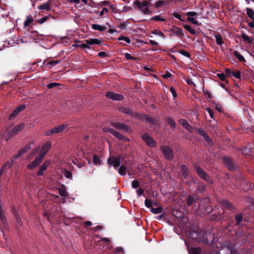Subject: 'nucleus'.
<instances>
[{"instance_id": "680f3d73", "label": "nucleus", "mask_w": 254, "mask_h": 254, "mask_svg": "<svg viewBox=\"0 0 254 254\" xmlns=\"http://www.w3.org/2000/svg\"><path fill=\"white\" fill-rule=\"evenodd\" d=\"M2 223L3 228L6 230H8L9 229V226L7 223L6 219H4L3 220H2L0 221Z\"/></svg>"}, {"instance_id": "09e8293b", "label": "nucleus", "mask_w": 254, "mask_h": 254, "mask_svg": "<svg viewBox=\"0 0 254 254\" xmlns=\"http://www.w3.org/2000/svg\"><path fill=\"white\" fill-rule=\"evenodd\" d=\"M51 17V16L50 15H49V16H44L40 19L37 20V22L38 23H39V24H42L44 23L45 22H46Z\"/></svg>"}, {"instance_id": "c9c22d12", "label": "nucleus", "mask_w": 254, "mask_h": 254, "mask_svg": "<svg viewBox=\"0 0 254 254\" xmlns=\"http://www.w3.org/2000/svg\"><path fill=\"white\" fill-rule=\"evenodd\" d=\"M163 211V209L162 207H158L157 208H151V212L155 214L162 213Z\"/></svg>"}, {"instance_id": "423d86ee", "label": "nucleus", "mask_w": 254, "mask_h": 254, "mask_svg": "<svg viewBox=\"0 0 254 254\" xmlns=\"http://www.w3.org/2000/svg\"><path fill=\"white\" fill-rule=\"evenodd\" d=\"M122 159V156L118 155L117 156L110 157L107 160V163L110 165L113 166L115 169H116L120 166Z\"/></svg>"}, {"instance_id": "3c124183", "label": "nucleus", "mask_w": 254, "mask_h": 254, "mask_svg": "<svg viewBox=\"0 0 254 254\" xmlns=\"http://www.w3.org/2000/svg\"><path fill=\"white\" fill-rule=\"evenodd\" d=\"M19 114V113L17 111L16 109H15L9 115V117H8L9 120H10L12 119L13 118H14L16 116H17Z\"/></svg>"}, {"instance_id": "6e6d98bb", "label": "nucleus", "mask_w": 254, "mask_h": 254, "mask_svg": "<svg viewBox=\"0 0 254 254\" xmlns=\"http://www.w3.org/2000/svg\"><path fill=\"white\" fill-rule=\"evenodd\" d=\"M144 204L146 207H147V208L152 207V201L151 199L146 198L145 200Z\"/></svg>"}, {"instance_id": "4c0bfd02", "label": "nucleus", "mask_w": 254, "mask_h": 254, "mask_svg": "<svg viewBox=\"0 0 254 254\" xmlns=\"http://www.w3.org/2000/svg\"><path fill=\"white\" fill-rule=\"evenodd\" d=\"M247 14L251 19L254 18V10L251 8H246Z\"/></svg>"}, {"instance_id": "6ab92c4d", "label": "nucleus", "mask_w": 254, "mask_h": 254, "mask_svg": "<svg viewBox=\"0 0 254 254\" xmlns=\"http://www.w3.org/2000/svg\"><path fill=\"white\" fill-rule=\"evenodd\" d=\"M165 122L170 126L172 130H175L177 124L175 121L171 117H166L165 118Z\"/></svg>"}, {"instance_id": "58836bf2", "label": "nucleus", "mask_w": 254, "mask_h": 254, "mask_svg": "<svg viewBox=\"0 0 254 254\" xmlns=\"http://www.w3.org/2000/svg\"><path fill=\"white\" fill-rule=\"evenodd\" d=\"M30 147L29 145H26L21 149H20L18 152V156H22L23 154L26 153L29 149Z\"/></svg>"}, {"instance_id": "412c9836", "label": "nucleus", "mask_w": 254, "mask_h": 254, "mask_svg": "<svg viewBox=\"0 0 254 254\" xmlns=\"http://www.w3.org/2000/svg\"><path fill=\"white\" fill-rule=\"evenodd\" d=\"M50 162L48 160L46 161L40 167L39 171L37 172L38 176H42L44 171H46L47 169L48 165L50 164Z\"/></svg>"}, {"instance_id": "a878e982", "label": "nucleus", "mask_w": 254, "mask_h": 254, "mask_svg": "<svg viewBox=\"0 0 254 254\" xmlns=\"http://www.w3.org/2000/svg\"><path fill=\"white\" fill-rule=\"evenodd\" d=\"M206 189V185L204 183L199 184L196 187V191L197 193H202L205 191Z\"/></svg>"}, {"instance_id": "2f4dec72", "label": "nucleus", "mask_w": 254, "mask_h": 254, "mask_svg": "<svg viewBox=\"0 0 254 254\" xmlns=\"http://www.w3.org/2000/svg\"><path fill=\"white\" fill-rule=\"evenodd\" d=\"M33 21L34 19L31 15L27 16L26 19L24 22V27L25 28L28 27Z\"/></svg>"}, {"instance_id": "393cba45", "label": "nucleus", "mask_w": 254, "mask_h": 254, "mask_svg": "<svg viewBox=\"0 0 254 254\" xmlns=\"http://www.w3.org/2000/svg\"><path fill=\"white\" fill-rule=\"evenodd\" d=\"M235 219L236 220L235 225L237 226H240L242 225V223L243 221V217L242 213H238L235 216Z\"/></svg>"}, {"instance_id": "338daca9", "label": "nucleus", "mask_w": 254, "mask_h": 254, "mask_svg": "<svg viewBox=\"0 0 254 254\" xmlns=\"http://www.w3.org/2000/svg\"><path fill=\"white\" fill-rule=\"evenodd\" d=\"M203 92L205 95L207 96L208 99H211L212 98V96L210 93V92L208 90H203Z\"/></svg>"}, {"instance_id": "4d7b16f0", "label": "nucleus", "mask_w": 254, "mask_h": 254, "mask_svg": "<svg viewBox=\"0 0 254 254\" xmlns=\"http://www.w3.org/2000/svg\"><path fill=\"white\" fill-rule=\"evenodd\" d=\"M118 41H125L127 43H128V44L130 43V40L128 37H126V36H120V37H119L118 38Z\"/></svg>"}, {"instance_id": "49530a36", "label": "nucleus", "mask_w": 254, "mask_h": 254, "mask_svg": "<svg viewBox=\"0 0 254 254\" xmlns=\"http://www.w3.org/2000/svg\"><path fill=\"white\" fill-rule=\"evenodd\" d=\"M63 174L65 178L72 179V174L70 171L65 169Z\"/></svg>"}, {"instance_id": "a19ab883", "label": "nucleus", "mask_w": 254, "mask_h": 254, "mask_svg": "<svg viewBox=\"0 0 254 254\" xmlns=\"http://www.w3.org/2000/svg\"><path fill=\"white\" fill-rule=\"evenodd\" d=\"M59 193L62 196H66L67 195V193L65 190V188L64 186L62 187V188H59L58 189Z\"/></svg>"}, {"instance_id": "c03bdc74", "label": "nucleus", "mask_w": 254, "mask_h": 254, "mask_svg": "<svg viewBox=\"0 0 254 254\" xmlns=\"http://www.w3.org/2000/svg\"><path fill=\"white\" fill-rule=\"evenodd\" d=\"M125 57L127 60H130L134 61H136L138 60V58L133 57L130 54L127 53L125 54Z\"/></svg>"}, {"instance_id": "ddd939ff", "label": "nucleus", "mask_w": 254, "mask_h": 254, "mask_svg": "<svg viewBox=\"0 0 254 254\" xmlns=\"http://www.w3.org/2000/svg\"><path fill=\"white\" fill-rule=\"evenodd\" d=\"M44 156L40 154V155L37 156L34 160L27 165V168L30 170L33 169L34 168L38 166L42 162V160Z\"/></svg>"}, {"instance_id": "cd10ccee", "label": "nucleus", "mask_w": 254, "mask_h": 254, "mask_svg": "<svg viewBox=\"0 0 254 254\" xmlns=\"http://www.w3.org/2000/svg\"><path fill=\"white\" fill-rule=\"evenodd\" d=\"M92 28L95 30H98L100 32L105 31L107 28L105 26H101L99 24H93L91 25Z\"/></svg>"}, {"instance_id": "0eeeda50", "label": "nucleus", "mask_w": 254, "mask_h": 254, "mask_svg": "<svg viewBox=\"0 0 254 254\" xmlns=\"http://www.w3.org/2000/svg\"><path fill=\"white\" fill-rule=\"evenodd\" d=\"M67 125H61L58 126L46 131L45 135L47 136H50L53 134L62 132L65 129L67 128Z\"/></svg>"}, {"instance_id": "a211bd4d", "label": "nucleus", "mask_w": 254, "mask_h": 254, "mask_svg": "<svg viewBox=\"0 0 254 254\" xmlns=\"http://www.w3.org/2000/svg\"><path fill=\"white\" fill-rule=\"evenodd\" d=\"M62 62V60H56V61H48L47 60H45L43 62V66H50V68H51L52 66H54L56 65L61 64Z\"/></svg>"}, {"instance_id": "473e14b6", "label": "nucleus", "mask_w": 254, "mask_h": 254, "mask_svg": "<svg viewBox=\"0 0 254 254\" xmlns=\"http://www.w3.org/2000/svg\"><path fill=\"white\" fill-rule=\"evenodd\" d=\"M234 55L235 56V57L240 61L241 62L245 63L246 62V60L244 58V57L241 55L237 51H235L233 52Z\"/></svg>"}, {"instance_id": "9b49d317", "label": "nucleus", "mask_w": 254, "mask_h": 254, "mask_svg": "<svg viewBox=\"0 0 254 254\" xmlns=\"http://www.w3.org/2000/svg\"><path fill=\"white\" fill-rule=\"evenodd\" d=\"M105 96L110 99H112L114 101H122L124 98L121 94L115 93L112 91H108L105 94Z\"/></svg>"}, {"instance_id": "79ce46f5", "label": "nucleus", "mask_w": 254, "mask_h": 254, "mask_svg": "<svg viewBox=\"0 0 254 254\" xmlns=\"http://www.w3.org/2000/svg\"><path fill=\"white\" fill-rule=\"evenodd\" d=\"M183 27L186 30L189 31L190 34H191L192 35H195L196 34L195 31L194 30L192 29L191 28L190 26L187 25V24H185L183 25Z\"/></svg>"}, {"instance_id": "5fc2aeb1", "label": "nucleus", "mask_w": 254, "mask_h": 254, "mask_svg": "<svg viewBox=\"0 0 254 254\" xmlns=\"http://www.w3.org/2000/svg\"><path fill=\"white\" fill-rule=\"evenodd\" d=\"M179 53L187 58H190V54L185 50H180Z\"/></svg>"}, {"instance_id": "052dcab7", "label": "nucleus", "mask_w": 254, "mask_h": 254, "mask_svg": "<svg viewBox=\"0 0 254 254\" xmlns=\"http://www.w3.org/2000/svg\"><path fill=\"white\" fill-rule=\"evenodd\" d=\"M187 20L190 21V22H191L193 24L197 25H199L198 21L196 20H195V19L193 17H187Z\"/></svg>"}, {"instance_id": "2eb2a0df", "label": "nucleus", "mask_w": 254, "mask_h": 254, "mask_svg": "<svg viewBox=\"0 0 254 254\" xmlns=\"http://www.w3.org/2000/svg\"><path fill=\"white\" fill-rule=\"evenodd\" d=\"M119 112L124 114L128 115L131 116L132 117L135 118L134 115L135 114H139L138 113H133V110L131 108L129 107H126L124 106L120 107L118 108Z\"/></svg>"}, {"instance_id": "72a5a7b5", "label": "nucleus", "mask_w": 254, "mask_h": 254, "mask_svg": "<svg viewBox=\"0 0 254 254\" xmlns=\"http://www.w3.org/2000/svg\"><path fill=\"white\" fill-rule=\"evenodd\" d=\"M38 8L40 10H46L49 11L51 9L50 4L49 2L44 3L39 5Z\"/></svg>"}, {"instance_id": "c756f323", "label": "nucleus", "mask_w": 254, "mask_h": 254, "mask_svg": "<svg viewBox=\"0 0 254 254\" xmlns=\"http://www.w3.org/2000/svg\"><path fill=\"white\" fill-rule=\"evenodd\" d=\"M216 44L219 46H222L224 44V41L220 34L218 33L215 35Z\"/></svg>"}, {"instance_id": "0e129e2a", "label": "nucleus", "mask_w": 254, "mask_h": 254, "mask_svg": "<svg viewBox=\"0 0 254 254\" xmlns=\"http://www.w3.org/2000/svg\"><path fill=\"white\" fill-rule=\"evenodd\" d=\"M164 1L162 0H160L157 1L155 3V6L156 8H159L161 6H162L164 4Z\"/></svg>"}, {"instance_id": "6e6552de", "label": "nucleus", "mask_w": 254, "mask_h": 254, "mask_svg": "<svg viewBox=\"0 0 254 254\" xmlns=\"http://www.w3.org/2000/svg\"><path fill=\"white\" fill-rule=\"evenodd\" d=\"M141 137L149 147L151 148L156 147V142L148 133H144Z\"/></svg>"}, {"instance_id": "b1692460", "label": "nucleus", "mask_w": 254, "mask_h": 254, "mask_svg": "<svg viewBox=\"0 0 254 254\" xmlns=\"http://www.w3.org/2000/svg\"><path fill=\"white\" fill-rule=\"evenodd\" d=\"M86 42L90 45H101L102 43V41L98 39H94V38H92V39H89L88 40H86Z\"/></svg>"}, {"instance_id": "1a4fd4ad", "label": "nucleus", "mask_w": 254, "mask_h": 254, "mask_svg": "<svg viewBox=\"0 0 254 254\" xmlns=\"http://www.w3.org/2000/svg\"><path fill=\"white\" fill-rule=\"evenodd\" d=\"M219 202L225 209L229 210L231 212H234L235 211V207L229 200L221 198L219 200Z\"/></svg>"}, {"instance_id": "9d476101", "label": "nucleus", "mask_w": 254, "mask_h": 254, "mask_svg": "<svg viewBox=\"0 0 254 254\" xmlns=\"http://www.w3.org/2000/svg\"><path fill=\"white\" fill-rule=\"evenodd\" d=\"M111 125L117 129L122 130L127 132H129L131 131L130 127L124 123L112 122Z\"/></svg>"}, {"instance_id": "7ed1b4c3", "label": "nucleus", "mask_w": 254, "mask_h": 254, "mask_svg": "<svg viewBox=\"0 0 254 254\" xmlns=\"http://www.w3.org/2000/svg\"><path fill=\"white\" fill-rule=\"evenodd\" d=\"M135 118L140 120L142 121H145L147 123L152 124L153 125H157V123L156 120L152 117H150L146 114H135L134 115Z\"/></svg>"}, {"instance_id": "864d4df0", "label": "nucleus", "mask_w": 254, "mask_h": 254, "mask_svg": "<svg viewBox=\"0 0 254 254\" xmlns=\"http://www.w3.org/2000/svg\"><path fill=\"white\" fill-rule=\"evenodd\" d=\"M140 183L137 180H133L131 183V187L133 189H137L139 187Z\"/></svg>"}, {"instance_id": "13d9d810", "label": "nucleus", "mask_w": 254, "mask_h": 254, "mask_svg": "<svg viewBox=\"0 0 254 254\" xmlns=\"http://www.w3.org/2000/svg\"><path fill=\"white\" fill-rule=\"evenodd\" d=\"M233 71L228 68L225 69V75L229 77H232Z\"/></svg>"}, {"instance_id": "69168bd1", "label": "nucleus", "mask_w": 254, "mask_h": 254, "mask_svg": "<svg viewBox=\"0 0 254 254\" xmlns=\"http://www.w3.org/2000/svg\"><path fill=\"white\" fill-rule=\"evenodd\" d=\"M217 219H221V216H220L219 217V215H217V214H211L210 215V219L211 220H215Z\"/></svg>"}, {"instance_id": "4468645a", "label": "nucleus", "mask_w": 254, "mask_h": 254, "mask_svg": "<svg viewBox=\"0 0 254 254\" xmlns=\"http://www.w3.org/2000/svg\"><path fill=\"white\" fill-rule=\"evenodd\" d=\"M169 31L172 33L173 36H176L181 38L184 36L182 29L176 26H173L170 28Z\"/></svg>"}, {"instance_id": "f03ea898", "label": "nucleus", "mask_w": 254, "mask_h": 254, "mask_svg": "<svg viewBox=\"0 0 254 254\" xmlns=\"http://www.w3.org/2000/svg\"><path fill=\"white\" fill-rule=\"evenodd\" d=\"M25 124L23 123L15 126L12 130H9L6 135V140L8 141L11 137L16 135L18 132L21 131L24 127Z\"/></svg>"}, {"instance_id": "8fccbe9b", "label": "nucleus", "mask_w": 254, "mask_h": 254, "mask_svg": "<svg viewBox=\"0 0 254 254\" xmlns=\"http://www.w3.org/2000/svg\"><path fill=\"white\" fill-rule=\"evenodd\" d=\"M151 20L158 21H165L166 19L164 18H162L160 15H155L151 18Z\"/></svg>"}, {"instance_id": "4be33fe9", "label": "nucleus", "mask_w": 254, "mask_h": 254, "mask_svg": "<svg viewBox=\"0 0 254 254\" xmlns=\"http://www.w3.org/2000/svg\"><path fill=\"white\" fill-rule=\"evenodd\" d=\"M181 170L184 179H187L189 178L190 172L189 170L186 165L183 164L181 166Z\"/></svg>"}, {"instance_id": "dca6fc26", "label": "nucleus", "mask_w": 254, "mask_h": 254, "mask_svg": "<svg viewBox=\"0 0 254 254\" xmlns=\"http://www.w3.org/2000/svg\"><path fill=\"white\" fill-rule=\"evenodd\" d=\"M179 124L182 125L186 130L190 133L193 132V127L190 126L186 119H180L178 121Z\"/></svg>"}, {"instance_id": "e2e57ef3", "label": "nucleus", "mask_w": 254, "mask_h": 254, "mask_svg": "<svg viewBox=\"0 0 254 254\" xmlns=\"http://www.w3.org/2000/svg\"><path fill=\"white\" fill-rule=\"evenodd\" d=\"M170 91L172 94L174 98H175L177 97L178 95H177L176 90L173 87H170Z\"/></svg>"}, {"instance_id": "ea45409f", "label": "nucleus", "mask_w": 254, "mask_h": 254, "mask_svg": "<svg viewBox=\"0 0 254 254\" xmlns=\"http://www.w3.org/2000/svg\"><path fill=\"white\" fill-rule=\"evenodd\" d=\"M152 33L154 34V35H158V36H160V37H161L162 38H163V39H165V37H166V36L164 34V33H163L161 30H154L152 31Z\"/></svg>"}, {"instance_id": "aec40b11", "label": "nucleus", "mask_w": 254, "mask_h": 254, "mask_svg": "<svg viewBox=\"0 0 254 254\" xmlns=\"http://www.w3.org/2000/svg\"><path fill=\"white\" fill-rule=\"evenodd\" d=\"M193 167L195 171L197 173V175L200 178H201L203 176V175H204V173L206 172L203 170V169L201 167L198 166L196 164H193Z\"/></svg>"}, {"instance_id": "603ef678", "label": "nucleus", "mask_w": 254, "mask_h": 254, "mask_svg": "<svg viewBox=\"0 0 254 254\" xmlns=\"http://www.w3.org/2000/svg\"><path fill=\"white\" fill-rule=\"evenodd\" d=\"M232 76H234L237 79H241V76L240 71L238 70H236L235 71H233Z\"/></svg>"}, {"instance_id": "c85d7f7f", "label": "nucleus", "mask_w": 254, "mask_h": 254, "mask_svg": "<svg viewBox=\"0 0 254 254\" xmlns=\"http://www.w3.org/2000/svg\"><path fill=\"white\" fill-rule=\"evenodd\" d=\"M12 213H13V216L15 218L17 223L18 224H19V225L22 226V220H21V217L18 215V214L17 213L16 211L14 209H12Z\"/></svg>"}, {"instance_id": "39448f33", "label": "nucleus", "mask_w": 254, "mask_h": 254, "mask_svg": "<svg viewBox=\"0 0 254 254\" xmlns=\"http://www.w3.org/2000/svg\"><path fill=\"white\" fill-rule=\"evenodd\" d=\"M223 162L227 166L228 170L231 171H235L237 169V166L235 160L231 158L224 157L222 159Z\"/></svg>"}, {"instance_id": "20e7f679", "label": "nucleus", "mask_w": 254, "mask_h": 254, "mask_svg": "<svg viewBox=\"0 0 254 254\" xmlns=\"http://www.w3.org/2000/svg\"><path fill=\"white\" fill-rule=\"evenodd\" d=\"M165 159L168 160H171L174 157V155L172 148L167 145H162L160 148Z\"/></svg>"}, {"instance_id": "5701e85b", "label": "nucleus", "mask_w": 254, "mask_h": 254, "mask_svg": "<svg viewBox=\"0 0 254 254\" xmlns=\"http://www.w3.org/2000/svg\"><path fill=\"white\" fill-rule=\"evenodd\" d=\"M196 197H195L194 195L189 194L187 199V205L188 206H190L193 203L196 202Z\"/></svg>"}, {"instance_id": "a18cd8bd", "label": "nucleus", "mask_w": 254, "mask_h": 254, "mask_svg": "<svg viewBox=\"0 0 254 254\" xmlns=\"http://www.w3.org/2000/svg\"><path fill=\"white\" fill-rule=\"evenodd\" d=\"M93 163L96 165L98 164H101V160L99 158V157L96 155H93Z\"/></svg>"}, {"instance_id": "de8ad7c7", "label": "nucleus", "mask_w": 254, "mask_h": 254, "mask_svg": "<svg viewBox=\"0 0 254 254\" xmlns=\"http://www.w3.org/2000/svg\"><path fill=\"white\" fill-rule=\"evenodd\" d=\"M12 165L13 164L11 162L8 161L3 165L1 169L5 171L7 168H10L12 166Z\"/></svg>"}, {"instance_id": "37998d69", "label": "nucleus", "mask_w": 254, "mask_h": 254, "mask_svg": "<svg viewBox=\"0 0 254 254\" xmlns=\"http://www.w3.org/2000/svg\"><path fill=\"white\" fill-rule=\"evenodd\" d=\"M103 131L104 132H110L111 134H113V135H114L117 132V131L115 130V129H114L112 128H110V127H106L103 128Z\"/></svg>"}, {"instance_id": "f257e3e1", "label": "nucleus", "mask_w": 254, "mask_h": 254, "mask_svg": "<svg viewBox=\"0 0 254 254\" xmlns=\"http://www.w3.org/2000/svg\"><path fill=\"white\" fill-rule=\"evenodd\" d=\"M134 5L139 10H141L145 14H151L152 11L149 9V7L153 6V4L149 1L142 0V1H139L138 0H135L133 2Z\"/></svg>"}, {"instance_id": "f704fd0d", "label": "nucleus", "mask_w": 254, "mask_h": 254, "mask_svg": "<svg viewBox=\"0 0 254 254\" xmlns=\"http://www.w3.org/2000/svg\"><path fill=\"white\" fill-rule=\"evenodd\" d=\"M201 250L199 248H191L189 250V253L190 254H200Z\"/></svg>"}, {"instance_id": "774afa93", "label": "nucleus", "mask_w": 254, "mask_h": 254, "mask_svg": "<svg viewBox=\"0 0 254 254\" xmlns=\"http://www.w3.org/2000/svg\"><path fill=\"white\" fill-rule=\"evenodd\" d=\"M25 109V105L24 104H21L18 106L15 109L18 112L20 113L21 111L24 110Z\"/></svg>"}, {"instance_id": "7c9ffc66", "label": "nucleus", "mask_w": 254, "mask_h": 254, "mask_svg": "<svg viewBox=\"0 0 254 254\" xmlns=\"http://www.w3.org/2000/svg\"><path fill=\"white\" fill-rule=\"evenodd\" d=\"M242 37L245 42L250 44L254 43V38L252 37L248 36L245 33L242 34Z\"/></svg>"}, {"instance_id": "bb28decb", "label": "nucleus", "mask_w": 254, "mask_h": 254, "mask_svg": "<svg viewBox=\"0 0 254 254\" xmlns=\"http://www.w3.org/2000/svg\"><path fill=\"white\" fill-rule=\"evenodd\" d=\"M200 179L206 181L209 184H212L213 183V181L211 177L206 172L204 173V175H203Z\"/></svg>"}, {"instance_id": "f3484780", "label": "nucleus", "mask_w": 254, "mask_h": 254, "mask_svg": "<svg viewBox=\"0 0 254 254\" xmlns=\"http://www.w3.org/2000/svg\"><path fill=\"white\" fill-rule=\"evenodd\" d=\"M51 147V143L50 141H46L44 145H43L40 152V154L42 155L43 156H45V155L47 153L49 149H50Z\"/></svg>"}, {"instance_id": "e433bc0d", "label": "nucleus", "mask_w": 254, "mask_h": 254, "mask_svg": "<svg viewBox=\"0 0 254 254\" xmlns=\"http://www.w3.org/2000/svg\"><path fill=\"white\" fill-rule=\"evenodd\" d=\"M127 167L125 165H122L120 167L118 172L122 176H125L126 175Z\"/></svg>"}, {"instance_id": "f8f14e48", "label": "nucleus", "mask_w": 254, "mask_h": 254, "mask_svg": "<svg viewBox=\"0 0 254 254\" xmlns=\"http://www.w3.org/2000/svg\"><path fill=\"white\" fill-rule=\"evenodd\" d=\"M197 132L203 137L204 140L206 141L209 145H212L213 144L212 139L209 137L208 134L205 131L201 128H197Z\"/></svg>"}, {"instance_id": "bf43d9fd", "label": "nucleus", "mask_w": 254, "mask_h": 254, "mask_svg": "<svg viewBox=\"0 0 254 254\" xmlns=\"http://www.w3.org/2000/svg\"><path fill=\"white\" fill-rule=\"evenodd\" d=\"M59 85H60V84L59 83L52 82L47 85V87L49 89H52Z\"/></svg>"}]
</instances>
